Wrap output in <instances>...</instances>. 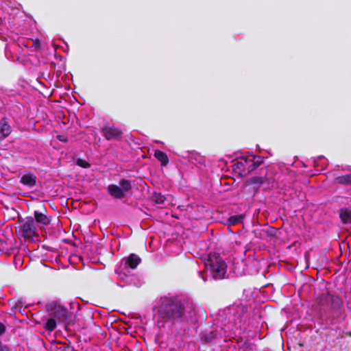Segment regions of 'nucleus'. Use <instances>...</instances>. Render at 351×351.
<instances>
[{
  "instance_id": "nucleus-17",
  "label": "nucleus",
  "mask_w": 351,
  "mask_h": 351,
  "mask_svg": "<svg viewBox=\"0 0 351 351\" xmlns=\"http://www.w3.org/2000/svg\"><path fill=\"white\" fill-rule=\"evenodd\" d=\"M252 169L248 171V173L252 172L254 170L257 169L261 165H262L264 162V160L263 158L260 156H253V159L252 160Z\"/></svg>"
},
{
  "instance_id": "nucleus-1",
  "label": "nucleus",
  "mask_w": 351,
  "mask_h": 351,
  "mask_svg": "<svg viewBox=\"0 0 351 351\" xmlns=\"http://www.w3.org/2000/svg\"><path fill=\"white\" fill-rule=\"evenodd\" d=\"M321 313L331 324L342 322L345 318V311L342 300L329 291L322 293L317 298Z\"/></svg>"
},
{
  "instance_id": "nucleus-24",
  "label": "nucleus",
  "mask_w": 351,
  "mask_h": 351,
  "mask_svg": "<svg viewBox=\"0 0 351 351\" xmlns=\"http://www.w3.org/2000/svg\"><path fill=\"white\" fill-rule=\"evenodd\" d=\"M33 47L36 49H39L40 47V42L38 39H36L35 40H34L33 42Z\"/></svg>"
},
{
  "instance_id": "nucleus-21",
  "label": "nucleus",
  "mask_w": 351,
  "mask_h": 351,
  "mask_svg": "<svg viewBox=\"0 0 351 351\" xmlns=\"http://www.w3.org/2000/svg\"><path fill=\"white\" fill-rule=\"evenodd\" d=\"M76 164L78 166L83 167V168H88L90 166V165L88 162H86V160H84L83 159H80V158L77 160Z\"/></svg>"
},
{
  "instance_id": "nucleus-5",
  "label": "nucleus",
  "mask_w": 351,
  "mask_h": 351,
  "mask_svg": "<svg viewBox=\"0 0 351 351\" xmlns=\"http://www.w3.org/2000/svg\"><path fill=\"white\" fill-rule=\"evenodd\" d=\"M119 185L111 184L108 186L107 191L114 199H121L125 197L126 194L132 189V182L126 179H121Z\"/></svg>"
},
{
  "instance_id": "nucleus-11",
  "label": "nucleus",
  "mask_w": 351,
  "mask_h": 351,
  "mask_svg": "<svg viewBox=\"0 0 351 351\" xmlns=\"http://www.w3.org/2000/svg\"><path fill=\"white\" fill-rule=\"evenodd\" d=\"M36 175L30 172L23 174L20 178V183L29 188L34 187L36 184Z\"/></svg>"
},
{
  "instance_id": "nucleus-14",
  "label": "nucleus",
  "mask_w": 351,
  "mask_h": 351,
  "mask_svg": "<svg viewBox=\"0 0 351 351\" xmlns=\"http://www.w3.org/2000/svg\"><path fill=\"white\" fill-rule=\"evenodd\" d=\"M266 182H269V178L266 175L263 176H254L246 181L247 185L252 184H263Z\"/></svg>"
},
{
  "instance_id": "nucleus-4",
  "label": "nucleus",
  "mask_w": 351,
  "mask_h": 351,
  "mask_svg": "<svg viewBox=\"0 0 351 351\" xmlns=\"http://www.w3.org/2000/svg\"><path fill=\"white\" fill-rule=\"evenodd\" d=\"M19 238H23L25 241L33 240L38 236L35 227V221L32 217H27L25 221L16 228Z\"/></svg>"
},
{
  "instance_id": "nucleus-26",
  "label": "nucleus",
  "mask_w": 351,
  "mask_h": 351,
  "mask_svg": "<svg viewBox=\"0 0 351 351\" xmlns=\"http://www.w3.org/2000/svg\"><path fill=\"white\" fill-rule=\"evenodd\" d=\"M57 138L61 141V142H64V143H67L68 142V138L64 137V136L62 135H58L57 136Z\"/></svg>"
},
{
  "instance_id": "nucleus-13",
  "label": "nucleus",
  "mask_w": 351,
  "mask_h": 351,
  "mask_svg": "<svg viewBox=\"0 0 351 351\" xmlns=\"http://www.w3.org/2000/svg\"><path fill=\"white\" fill-rule=\"evenodd\" d=\"M339 218L344 224L351 223V208H341L339 210Z\"/></svg>"
},
{
  "instance_id": "nucleus-3",
  "label": "nucleus",
  "mask_w": 351,
  "mask_h": 351,
  "mask_svg": "<svg viewBox=\"0 0 351 351\" xmlns=\"http://www.w3.org/2000/svg\"><path fill=\"white\" fill-rule=\"evenodd\" d=\"M206 265L209 268L211 276L215 280H221L226 278L227 264L219 254H210Z\"/></svg>"
},
{
  "instance_id": "nucleus-20",
  "label": "nucleus",
  "mask_w": 351,
  "mask_h": 351,
  "mask_svg": "<svg viewBox=\"0 0 351 351\" xmlns=\"http://www.w3.org/2000/svg\"><path fill=\"white\" fill-rule=\"evenodd\" d=\"M152 200L159 204H162L166 200V197L165 195H162L160 193L154 192L152 196Z\"/></svg>"
},
{
  "instance_id": "nucleus-10",
  "label": "nucleus",
  "mask_w": 351,
  "mask_h": 351,
  "mask_svg": "<svg viewBox=\"0 0 351 351\" xmlns=\"http://www.w3.org/2000/svg\"><path fill=\"white\" fill-rule=\"evenodd\" d=\"M12 132L11 126L7 117H3L0 120V141L5 139Z\"/></svg>"
},
{
  "instance_id": "nucleus-27",
  "label": "nucleus",
  "mask_w": 351,
  "mask_h": 351,
  "mask_svg": "<svg viewBox=\"0 0 351 351\" xmlns=\"http://www.w3.org/2000/svg\"><path fill=\"white\" fill-rule=\"evenodd\" d=\"M23 304L22 300H19L17 301V302L16 303V304H15V307H16V308H22V307H23Z\"/></svg>"
},
{
  "instance_id": "nucleus-16",
  "label": "nucleus",
  "mask_w": 351,
  "mask_h": 351,
  "mask_svg": "<svg viewBox=\"0 0 351 351\" xmlns=\"http://www.w3.org/2000/svg\"><path fill=\"white\" fill-rule=\"evenodd\" d=\"M335 182L341 185H350L351 184V173L338 176L335 178Z\"/></svg>"
},
{
  "instance_id": "nucleus-7",
  "label": "nucleus",
  "mask_w": 351,
  "mask_h": 351,
  "mask_svg": "<svg viewBox=\"0 0 351 351\" xmlns=\"http://www.w3.org/2000/svg\"><path fill=\"white\" fill-rule=\"evenodd\" d=\"M101 132L107 141H120L123 136V132L114 126H104Z\"/></svg>"
},
{
  "instance_id": "nucleus-19",
  "label": "nucleus",
  "mask_w": 351,
  "mask_h": 351,
  "mask_svg": "<svg viewBox=\"0 0 351 351\" xmlns=\"http://www.w3.org/2000/svg\"><path fill=\"white\" fill-rule=\"evenodd\" d=\"M243 219V215H233L229 217L228 222L230 226H234L240 222H242Z\"/></svg>"
},
{
  "instance_id": "nucleus-29",
  "label": "nucleus",
  "mask_w": 351,
  "mask_h": 351,
  "mask_svg": "<svg viewBox=\"0 0 351 351\" xmlns=\"http://www.w3.org/2000/svg\"><path fill=\"white\" fill-rule=\"evenodd\" d=\"M239 165H242V162H238L237 163V165L239 166Z\"/></svg>"
},
{
  "instance_id": "nucleus-28",
  "label": "nucleus",
  "mask_w": 351,
  "mask_h": 351,
  "mask_svg": "<svg viewBox=\"0 0 351 351\" xmlns=\"http://www.w3.org/2000/svg\"><path fill=\"white\" fill-rule=\"evenodd\" d=\"M66 348H67V349H71V351H77V350H75V349L73 347L68 346V347H66Z\"/></svg>"
},
{
  "instance_id": "nucleus-2",
  "label": "nucleus",
  "mask_w": 351,
  "mask_h": 351,
  "mask_svg": "<svg viewBox=\"0 0 351 351\" xmlns=\"http://www.w3.org/2000/svg\"><path fill=\"white\" fill-rule=\"evenodd\" d=\"M159 317L165 322H181L185 315V302L178 298H162Z\"/></svg>"
},
{
  "instance_id": "nucleus-12",
  "label": "nucleus",
  "mask_w": 351,
  "mask_h": 351,
  "mask_svg": "<svg viewBox=\"0 0 351 351\" xmlns=\"http://www.w3.org/2000/svg\"><path fill=\"white\" fill-rule=\"evenodd\" d=\"M125 265L134 269L141 263V258L136 254H130L123 258Z\"/></svg>"
},
{
  "instance_id": "nucleus-22",
  "label": "nucleus",
  "mask_w": 351,
  "mask_h": 351,
  "mask_svg": "<svg viewBox=\"0 0 351 351\" xmlns=\"http://www.w3.org/2000/svg\"><path fill=\"white\" fill-rule=\"evenodd\" d=\"M0 351H11V348L9 346L0 341Z\"/></svg>"
},
{
  "instance_id": "nucleus-23",
  "label": "nucleus",
  "mask_w": 351,
  "mask_h": 351,
  "mask_svg": "<svg viewBox=\"0 0 351 351\" xmlns=\"http://www.w3.org/2000/svg\"><path fill=\"white\" fill-rule=\"evenodd\" d=\"M6 331V327L2 322H0V336L3 335Z\"/></svg>"
},
{
  "instance_id": "nucleus-30",
  "label": "nucleus",
  "mask_w": 351,
  "mask_h": 351,
  "mask_svg": "<svg viewBox=\"0 0 351 351\" xmlns=\"http://www.w3.org/2000/svg\"><path fill=\"white\" fill-rule=\"evenodd\" d=\"M323 351H326V350H324Z\"/></svg>"
},
{
  "instance_id": "nucleus-18",
  "label": "nucleus",
  "mask_w": 351,
  "mask_h": 351,
  "mask_svg": "<svg viewBox=\"0 0 351 351\" xmlns=\"http://www.w3.org/2000/svg\"><path fill=\"white\" fill-rule=\"evenodd\" d=\"M57 326L56 321L54 318H49L44 325V328L49 332H52Z\"/></svg>"
},
{
  "instance_id": "nucleus-15",
  "label": "nucleus",
  "mask_w": 351,
  "mask_h": 351,
  "mask_svg": "<svg viewBox=\"0 0 351 351\" xmlns=\"http://www.w3.org/2000/svg\"><path fill=\"white\" fill-rule=\"evenodd\" d=\"M154 157L160 161L161 166L165 167L169 162V158L166 153L160 150H156L154 154Z\"/></svg>"
},
{
  "instance_id": "nucleus-6",
  "label": "nucleus",
  "mask_w": 351,
  "mask_h": 351,
  "mask_svg": "<svg viewBox=\"0 0 351 351\" xmlns=\"http://www.w3.org/2000/svg\"><path fill=\"white\" fill-rule=\"evenodd\" d=\"M47 311L49 315L57 319L60 322H66L68 318V312L66 308L56 302H51L46 306Z\"/></svg>"
},
{
  "instance_id": "nucleus-9",
  "label": "nucleus",
  "mask_w": 351,
  "mask_h": 351,
  "mask_svg": "<svg viewBox=\"0 0 351 351\" xmlns=\"http://www.w3.org/2000/svg\"><path fill=\"white\" fill-rule=\"evenodd\" d=\"M34 220L38 223L43 226H48L51 223L50 217L47 215V210L45 207H42L40 210H36L34 212Z\"/></svg>"
},
{
  "instance_id": "nucleus-8",
  "label": "nucleus",
  "mask_w": 351,
  "mask_h": 351,
  "mask_svg": "<svg viewBox=\"0 0 351 351\" xmlns=\"http://www.w3.org/2000/svg\"><path fill=\"white\" fill-rule=\"evenodd\" d=\"M218 331L217 330H205L199 334V341L202 344L213 343L217 339Z\"/></svg>"
},
{
  "instance_id": "nucleus-25",
  "label": "nucleus",
  "mask_w": 351,
  "mask_h": 351,
  "mask_svg": "<svg viewBox=\"0 0 351 351\" xmlns=\"http://www.w3.org/2000/svg\"><path fill=\"white\" fill-rule=\"evenodd\" d=\"M236 309L237 311H241L243 313L245 312L246 309L243 305H238L236 306Z\"/></svg>"
}]
</instances>
